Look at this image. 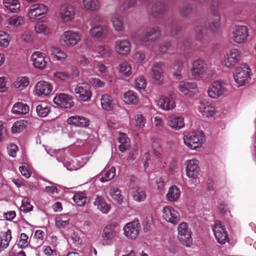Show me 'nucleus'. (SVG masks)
<instances>
[{
  "label": "nucleus",
  "mask_w": 256,
  "mask_h": 256,
  "mask_svg": "<svg viewBox=\"0 0 256 256\" xmlns=\"http://www.w3.org/2000/svg\"><path fill=\"white\" fill-rule=\"evenodd\" d=\"M132 196L134 201L140 202L146 200V194L142 188L136 186L132 189Z\"/></svg>",
  "instance_id": "7c9ffc66"
},
{
  "label": "nucleus",
  "mask_w": 256,
  "mask_h": 256,
  "mask_svg": "<svg viewBox=\"0 0 256 256\" xmlns=\"http://www.w3.org/2000/svg\"><path fill=\"white\" fill-rule=\"evenodd\" d=\"M26 121L23 120L16 121L12 128V133H18L22 132L26 128Z\"/></svg>",
  "instance_id": "49530a36"
},
{
  "label": "nucleus",
  "mask_w": 256,
  "mask_h": 256,
  "mask_svg": "<svg viewBox=\"0 0 256 256\" xmlns=\"http://www.w3.org/2000/svg\"><path fill=\"white\" fill-rule=\"evenodd\" d=\"M54 102L58 106L64 108H70L74 105L72 96L65 94H57L54 98Z\"/></svg>",
  "instance_id": "f3484780"
},
{
  "label": "nucleus",
  "mask_w": 256,
  "mask_h": 256,
  "mask_svg": "<svg viewBox=\"0 0 256 256\" xmlns=\"http://www.w3.org/2000/svg\"><path fill=\"white\" fill-rule=\"evenodd\" d=\"M10 44L9 35L3 31L0 32V46L6 48Z\"/></svg>",
  "instance_id": "864d4df0"
},
{
  "label": "nucleus",
  "mask_w": 256,
  "mask_h": 256,
  "mask_svg": "<svg viewBox=\"0 0 256 256\" xmlns=\"http://www.w3.org/2000/svg\"><path fill=\"white\" fill-rule=\"evenodd\" d=\"M52 90V86L48 82L44 81L38 82L35 86L36 94L38 96H47Z\"/></svg>",
  "instance_id": "a878e982"
},
{
  "label": "nucleus",
  "mask_w": 256,
  "mask_h": 256,
  "mask_svg": "<svg viewBox=\"0 0 256 256\" xmlns=\"http://www.w3.org/2000/svg\"><path fill=\"white\" fill-rule=\"evenodd\" d=\"M98 51L100 56L104 58L109 57L111 54V49L107 46H98Z\"/></svg>",
  "instance_id": "bf43d9fd"
},
{
  "label": "nucleus",
  "mask_w": 256,
  "mask_h": 256,
  "mask_svg": "<svg viewBox=\"0 0 256 256\" xmlns=\"http://www.w3.org/2000/svg\"><path fill=\"white\" fill-rule=\"evenodd\" d=\"M109 28L107 26L99 24L92 26L90 34L92 37L100 38L106 36L109 32Z\"/></svg>",
  "instance_id": "393cba45"
},
{
  "label": "nucleus",
  "mask_w": 256,
  "mask_h": 256,
  "mask_svg": "<svg viewBox=\"0 0 256 256\" xmlns=\"http://www.w3.org/2000/svg\"><path fill=\"white\" fill-rule=\"evenodd\" d=\"M82 36L80 34L72 30H68L62 34L60 42L64 46L71 48L78 44Z\"/></svg>",
  "instance_id": "20e7f679"
},
{
  "label": "nucleus",
  "mask_w": 256,
  "mask_h": 256,
  "mask_svg": "<svg viewBox=\"0 0 256 256\" xmlns=\"http://www.w3.org/2000/svg\"><path fill=\"white\" fill-rule=\"evenodd\" d=\"M222 24V18L220 13H216L208 22L210 29L214 32H218L220 30Z\"/></svg>",
  "instance_id": "2f4dec72"
},
{
  "label": "nucleus",
  "mask_w": 256,
  "mask_h": 256,
  "mask_svg": "<svg viewBox=\"0 0 256 256\" xmlns=\"http://www.w3.org/2000/svg\"><path fill=\"white\" fill-rule=\"evenodd\" d=\"M34 30L38 34L47 36L50 33V30L46 23L44 21H40L36 23Z\"/></svg>",
  "instance_id": "ea45409f"
},
{
  "label": "nucleus",
  "mask_w": 256,
  "mask_h": 256,
  "mask_svg": "<svg viewBox=\"0 0 256 256\" xmlns=\"http://www.w3.org/2000/svg\"><path fill=\"white\" fill-rule=\"evenodd\" d=\"M84 9L88 12H96L100 8L98 0H82Z\"/></svg>",
  "instance_id": "c9c22d12"
},
{
  "label": "nucleus",
  "mask_w": 256,
  "mask_h": 256,
  "mask_svg": "<svg viewBox=\"0 0 256 256\" xmlns=\"http://www.w3.org/2000/svg\"><path fill=\"white\" fill-rule=\"evenodd\" d=\"M250 73L251 70L246 64H242L237 68L234 76L238 86H243L248 82Z\"/></svg>",
  "instance_id": "f03ea898"
},
{
  "label": "nucleus",
  "mask_w": 256,
  "mask_h": 256,
  "mask_svg": "<svg viewBox=\"0 0 256 256\" xmlns=\"http://www.w3.org/2000/svg\"><path fill=\"white\" fill-rule=\"evenodd\" d=\"M109 194L111 198L118 204H120L123 202V196L121 194V191L118 188H110Z\"/></svg>",
  "instance_id": "37998d69"
},
{
  "label": "nucleus",
  "mask_w": 256,
  "mask_h": 256,
  "mask_svg": "<svg viewBox=\"0 0 256 256\" xmlns=\"http://www.w3.org/2000/svg\"><path fill=\"white\" fill-rule=\"evenodd\" d=\"M164 68V64L162 62H155L152 66L151 69L152 78L157 84L160 85L163 82V73Z\"/></svg>",
  "instance_id": "2eb2a0df"
},
{
  "label": "nucleus",
  "mask_w": 256,
  "mask_h": 256,
  "mask_svg": "<svg viewBox=\"0 0 256 256\" xmlns=\"http://www.w3.org/2000/svg\"><path fill=\"white\" fill-rule=\"evenodd\" d=\"M66 122L70 125L86 127L89 125L90 120L88 118L82 116H73L68 118Z\"/></svg>",
  "instance_id": "b1692460"
},
{
  "label": "nucleus",
  "mask_w": 256,
  "mask_h": 256,
  "mask_svg": "<svg viewBox=\"0 0 256 256\" xmlns=\"http://www.w3.org/2000/svg\"><path fill=\"white\" fill-rule=\"evenodd\" d=\"M75 92L79 94L80 98L82 101L89 100L92 96L90 86L86 83L78 84L75 89Z\"/></svg>",
  "instance_id": "412c9836"
},
{
  "label": "nucleus",
  "mask_w": 256,
  "mask_h": 256,
  "mask_svg": "<svg viewBox=\"0 0 256 256\" xmlns=\"http://www.w3.org/2000/svg\"><path fill=\"white\" fill-rule=\"evenodd\" d=\"M100 101L102 106L104 110L110 111L113 110L114 104L112 96L107 94H103L102 96Z\"/></svg>",
  "instance_id": "a19ab883"
},
{
  "label": "nucleus",
  "mask_w": 256,
  "mask_h": 256,
  "mask_svg": "<svg viewBox=\"0 0 256 256\" xmlns=\"http://www.w3.org/2000/svg\"><path fill=\"white\" fill-rule=\"evenodd\" d=\"M12 240V232L8 230L6 232H2L0 234V251L5 250Z\"/></svg>",
  "instance_id": "f704fd0d"
},
{
  "label": "nucleus",
  "mask_w": 256,
  "mask_h": 256,
  "mask_svg": "<svg viewBox=\"0 0 256 256\" xmlns=\"http://www.w3.org/2000/svg\"><path fill=\"white\" fill-rule=\"evenodd\" d=\"M36 111L38 116L45 117L50 112V108L46 103H42L36 106Z\"/></svg>",
  "instance_id": "09e8293b"
},
{
  "label": "nucleus",
  "mask_w": 256,
  "mask_h": 256,
  "mask_svg": "<svg viewBox=\"0 0 256 256\" xmlns=\"http://www.w3.org/2000/svg\"><path fill=\"white\" fill-rule=\"evenodd\" d=\"M146 84L147 82L143 76H140L135 80V86L138 90H144Z\"/></svg>",
  "instance_id": "4d7b16f0"
},
{
  "label": "nucleus",
  "mask_w": 256,
  "mask_h": 256,
  "mask_svg": "<svg viewBox=\"0 0 256 256\" xmlns=\"http://www.w3.org/2000/svg\"><path fill=\"white\" fill-rule=\"evenodd\" d=\"M166 120L167 125L176 130H180L184 126V118L182 116L172 114L168 116Z\"/></svg>",
  "instance_id": "aec40b11"
},
{
  "label": "nucleus",
  "mask_w": 256,
  "mask_h": 256,
  "mask_svg": "<svg viewBox=\"0 0 256 256\" xmlns=\"http://www.w3.org/2000/svg\"><path fill=\"white\" fill-rule=\"evenodd\" d=\"M94 205L102 214H106L110 211L111 206L108 204L105 199L102 196H97L94 202Z\"/></svg>",
  "instance_id": "c756f323"
},
{
  "label": "nucleus",
  "mask_w": 256,
  "mask_h": 256,
  "mask_svg": "<svg viewBox=\"0 0 256 256\" xmlns=\"http://www.w3.org/2000/svg\"><path fill=\"white\" fill-rule=\"evenodd\" d=\"M226 92V84L222 80L213 82L208 90V96L212 98H218L224 96Z\"/></svg>",
  "instance_id": "0eeeda50"
},
{
  "label": "nucleus",
  "mask_w": 256,
  "mask_h": 256,
  "mask_svg": "<svg viewBox=\"0 0 256 256\" xmlns=\"http://www.w3.org/2000/svg\"><path fill=\"white\" fill-rule=\"evenodd\" d=\"M157 106L166 111L172 110L175 108L176 104L174 98H168L164 95H162L156 101Z\"/></svg>",
  "instance_id": "6ab92c4d"
},
{
  "label": "nucleus",
  "mask_w": 256,
  "mask_h": 256,
  "mask_svg": "<svg viewBox=\"0 0 256 256\" xmlns=\"http://www.w3.org/2000/svg\"><path fill=\"white\" fill-rule=\"evenodd\" d=\"M48 10V6L44 4H34L30 6L28 16L30 20H41L46 16Z\"/></svg>",
  "instance_id": "39448f33"
},
{
  "label": "nucleus",
  "mask_w": 256,
  "mask_h": 256,
  "mask_svg": "<svg viewBox=\"0 0 256 256\" xmlns=\"http://www.w3.org/2000/svg\"><path fill=\"white\" fill-rule=\"evenodd\" d=\"M195 8V6L192 4H184L179 8L178 12L186 16L190 14Z\"/></svg>",
  "instance_id": "8fccbe9b"
},
{
  "label": "nucleus",
  "mask_w": 256,
  "mask_h": 256,
  "mask_svg": "<svg viewBox=\"0 0 256 256\" xmlns=\"http://www.w3.org/2000/svg\"><path fill=\"white\" fill-rule=\"evenodd\" d=\"M12 112L16 114H26L29 112V106L26 104L18 102L14 106Z\"/></svg>",
  "instance_id": "c03bdc74"
},
{
  "label": "nucleus",
  "mask_w": 256,
  "mask_h": 256,
  "mask_svg": "<svg viewBox=\"0 0 256 256\" xmlns=\"http://www.w3.org/2000/svg\"><path fill=\"white\" fill-rule=\"evenodd\" d=\"M31 60L35 68L40 70L44 69L47 64V61L44 54L39 52H36L32 54Z\"/></svg>",
  "instance_id": "5701e85b"
},
{
  "label": "nucleus",
  "mask_w": 256,
  "mask_h": 256,
  "mask_svg": "<svg viewBox=\"0 0 256 256\" xmlns=\"http://www.w3.org/2000/svg\"><path fill=\"white\" fill-rule=\"evenodd\" d=\"M248 28L246 26H236L232 32L233 40L237 44L245 43L249 36Z\"/></svg>",
  "instance_id": "ddd939ff"
},
{
  "label": "nucleus",
  "mask_w": 256,
  "mask_h": 256,
  "mask_svg": "<svg viewBox=\"0 0 256 256\" xmlns=\"http://www.w3.org/2000/svg\"><path fill=\"white\" fill-rule=\"evenodd\" d=\"M198 110L203 116L206 117L212 116L216 112L213 104L206 100L200 102Z\"/></svg>",
  "instance_id": "4be33fe9"
},
{
  "label": "nucleus",
  "mask_w": 256,
  "mask_h": 256,
  "mask_svg": "<svg viewBox=\"0 0 256 256\" xmlns=\"http://www.w3.org/2000/svg\"><path fill=\"white\" fill-rule=\"evenodd\" d=\"M110 22L116 31L122 32L124 30L122 18L118 14H112L110 17Z\"/></svg>",
  "instance_id": "e433bc0d"
},
{
  "label": "nucleus",
  "mask_w": 256,
  "mask_h": 256,
  "mask_svg": "<svg viewBox=\"0 0 256 256\" xmlns=\"http://www.w3.org/2000/svg\"><path fill=\"white\" fill-rule=\"evenodd\" d=\"M212 231L216 239L221 244H224L228 240V232L224 226L220 222L216 220L212 226Z\"/></svg>",
  "instance_id": "1a4fd4ad"
},
{
  "label": "nucleus",
  "mask_w": 256,
  "mask_h": 256,
  "mask_svg": "<svg viewBox=\"0 0 256 256\" xmlns=\"http://www.w3.org/2000/svg\"><path fill=\"white\" fill-rule=\"evenodd\" d=\"M70 216L68 214H60L55 218V224L58 228H64L70 224Z\"/></svg>",
  "instance_id": "4c0bfd02"
},
{
  "label": "nucleus",
  "mask_w": 256,
  "mask_h": 256,
  "mask_svg": "<svg viewBox=\"0 0 256 256\" xmlns=\"http://www.w3.org/2000/svg\"><path fill=\"white\" fill-rule=\"evenodd\" d=\"M207 64L204 60L199 58L194 61L191 69L192 76L196 78H202L206 72Z\"/></svg>",
  "instance_id": "9b49d317"
},
{
  "label": "nucleus",
  "mask_w": 256,
  "mask_h": 256,
  "mask_svg": "<svg viewBox=\"0 0 256 256\" xmlns=\"http://www.w3.org/2000/svg\"><path fill=\"white\" fill-rule=\"evenodd\" d=\"M115 52L120 56H126L131 50L132 44L128 40H118L114 42Z\"/></svg>",
  "instance_id": "dca6fc26"
},
{
  "label": "nucleus",
  "mask_w": 256,
  "mask_h": 256,
  "mask_svg": "<svg viewBox=\"0 0 256 256\" xmlns=\"http://www.w3.org/2000/svg\"><path fill=\"white\" fill-rule=\"evenodd\" d=\"M29 84V80L27 77H18L13 83L14 88L18 91H21L26 88Z\"/></svg>",
  "instance_id": "79ce46f5"
},
{
  "label": "nucleus",
  "mask_w": 256,
  "mask_h": 256,
  "mask_svg": "<svg viewBox=\"0 0 256 256\" xmlns=\"http://www.w3.org/2000/svg\"><path fill=\"white\" fill-rule=\"evenodd\" d=\"M136 125L139 128H142L144 126L146 120L141 114H138L134 116Z\"/></svg>",
  "instance_id": "e2e57ef3"
},
{
  "label": "nucleus",
  "mask_w": 256,
  "mask_h": 256,
  "mask_svg": "<svg viewBox=\"0 0 256 256\" xmlns=\"http://www.w3.org/2000/svg\"><path fill=\"white\" fill-rule=\"evenodd\" d=\"M242 52L236 48H233L226 54L222 64L228 68H234L241 60Z\"/></svg>",
  "instance_id": "6e6552de"
},
{
  "label": "nucleus",
  "mask_w": 256,
  "mask_h": 256,
  "mask_svg": "<svg viewBox=\"0 0 256 256\" xmlns=\"http://www.w3.org/2000/svg\"><path fill=\"white\" fill-rule=\"evenodd\" d=\"M118 71L125 77L129 76L132 73L130 64L127 62H123L119 64Z\"/></svg>",
  "instance_id": "a18cd8bd"
},
{
  "label": "nucleus",
  "mask_w": 256,
  "mask_h": 256,
  "mask_svg": "<svg viewBox=\"0 0 256 256\" xmlns=\"http://www.w3.org/2000/svg\"><path fill=\"white\" fill-rule=\"evenodd\" d=\"M153 223V218L152 215L147 216L142 222L144 226V230L147 232L150 230V228Z\"/></svg>",
  "instance_id": "680f3d73"
},
{
  "label": "nucleus",
  "mask_w": 256,
  "mask_h": 256,
  "mask_svg": "<svg viewBox=\"0 0 256 256\" xmlns=\"http://www.w3.org/2000/svg\"><path fill=\"white\" fill-rule=\"evenodd\" d=\"M160 35V30L158 27L148 28L141 34L140 40L143 42H156Z\"/></svg>",
  "instance_id": "4468645a"
},
{
  "label": "nucleus",
  "mask_w": 256,
  "mask_h": 256,
  "mask_svg": "<svg viewBox=\"0 0 256 256\" xmlns=\"http://www.w3.org/2000/svg\"><path fill=\"white\" fill-rule=\"evenodd\" d=\"M196 37L198 40H200L206 36V29L204 26H198L194 28Z\"/></svg>",
  "instance_id": "603ef678"
},
{
  "label": "nucleus",
  "mask_w": 256,
  "mask_h": 256,
  "mask_svg": "<svg viewBox=\"0 0 256 256\" xmlns=\"http://www.w3.org/2000/svg\"><path fill=\"white\" fill-rule=\"evenodd\" d=\"M136 4V1L135 0H126L120 4L119 10L122 12L127 10L130 8L134 6Z\"/></svg>",
  "instance_id": "6e6d98bb"
},
{
  "label": "nucleus",
  "mask_w": 256,
  "mask_h": 256,
  "mask_svg": "<svg viewBox=\"0 0 256 256\" xmlns=\"http://www.w3.org/2000/svg\"><path fill=\"white\" fill-rule=\"evenodd\" d=\"M20 171L24 176H30L33 174L31 168L27 164H24L19 167Z\"/></svg>",
  "instance_id": "69168bd1"
},
{
  "label": "nucleus",
  "mask_w": 256,
  "mask_h": 256,
  "mask_svg": "<svg viewBox=\"0 0 256 256\" xmlns=\"http://www.w3.org/2000/svg\"><path fill=\"white\" fill-rule=\"evenodd\" d=\"M168 10V6L163 2H156L152 7L150 14L154 17L164 14Z\"/></svg>",
  "instance_id": "c85d7f7f"
},
{
  "label": "nucleus",
  "mask_w": 256,
  "mask_h": 256,
  "mask_svg": "<svg viewBox=\"0 0 256 256\" xmlns=\"http://www.w3.org/2000/svg\"><path fill=\"white\" fill-rule=\"evenodd\" d=\"M88 82L96 88H102L104 86V83L99 78H90L89 79Z\"/></svg>",
  "instance_id": "0e129e2a"
},
{
  "label": "nucleus",
  "mask_w": 256,
  "mask_h": 256,
  "mask_svg": "<svg viewBox=\"0 0 256 256\" xmlns=\"http://www.w3.org/2000/svg\"><path fill=\"white\" fill-rule=\"evenodd\" d=\"M58 15L62 24H68L72 22L74 18V8L70 4H62L58 8Z\"/></svg>",
  "instance_id": "7ed1b4c3"
},
{
  "label": "nucleus",
  "mask_w": 256,
  "mask_h": 256,
  "mask_svg": "<svg viewBox=\"0 0 256 256\" xmlns=\"http://www.w3.org/2000/svg\"><path fill=\"white\" fill-rule=\"evenodd\" d=\"M162 217L167 222L176 224L180 220V214L176 208L167 206L163 208Z\"/></svg>",
  "instance_id": "f8f14e48"
},
{
  "label": "nucleus",
  "mask_w": 256,
  "mask_h": 256,
  "mask_svg": "<svg viewBox=\"0 0 256 256\" xmlns=\"http://www.w3.org/2000/svg\"><path fill=\"white\" fill-rule=\"evenodd\" d=\"M28 244V236L24 234H21L20 240L17 242V246L20 248H23L26 247Z\"/></svg>",
  "instance_id": "13d9d810"
},
{
  "label": "nucleus",
  "mask_w": 256,
  "mask_h": 256,
  "mask_svg": "<svg viewBox=\"0 0 256 256\" xmlns=\"http://www.w3.org/2000/svg\"><path fill=\"white\" fill-rule=\"evenodd\" d=\"M68 76V73L63 72L53 73V77L55 80H64Z\"/></svg>",
  "instance_id": "774afa93"
},
{
  "label": "nucleus",
  "mask_w": 256,
  "mask_h": 256,
  "mask_svg": "<svg viewBox=\"0 0 256 256\" xmlns=\"http://www.w3.org/2000/svg\"><path fill=\"white\" fill-rule=\"evenodd\" d=\"M24 22V19L21 16H12L8 18V23L9 24L13 25L15 26H19Z\"/></svg>",
  "instance_id": "052dcab7"
},
{
  "label": "nucleus",
  "mask_w": 256,
  "mask_h": 256,
  "mask_svg": "<svg viewBox=\"0 0 256 256\" xmlns=\"http://www.w3.org/2000/svg\"><path fill=\"white\" fill-rule=\"evenodd\" d=\"M6 10L8 12H16L20 8L18 0H3Z\"/></svg>",
  "instance_id": "72a5a7b5"
},
{
  "label": "nucleus",
  "mask_w": 256,
  "mask_h": 256,
  "mask_svg": "<svg viewBox=\"0 0 256 256\" xmlns=\"http://www.w3.org/2000/svg\"><path fill=\"white\" fill-rule=\"evenodd\" d=\"M204 138L202 131L192 132L184 136V142L189 148L196 150L201 146Z\"/></svg>",
  "instance_id": "f257e3e1"
},
{
  "label": "nucleus",
  "mask_w": 256,
  "mask_h": 256,
  "mask_svg": "<svg viewBox=\"0 0 256 256\" xmlns=\"http://www.w3.org/2000/svg\"><path fill=\"white\" fill-rule=\"evenodd\" d=\"M116 225L110 224L106 226L102 233V238L103 242L107 244L111 243L116 236L118 232L116 230Z\"/></svg>",
  "instance_id": "a211bd4d"
},
{
  "label": "nucleus",
  "mask_w": 256,
  "mask_h": 256,
  "mask_svg": "<svg viewBox=\"0 0 256 256\" xmlns=\"http://www.w3.org/2000/svg\"><path fill=\"white\" fill-rule=\"evenodd\" d=\"M186 164L187 176H194L198 174L200 169L198 166V161L196 160L193 159L187 160Z\"/></svg>",
  "instance_id": "473e14b6"
},
{
  "label": "nucleus",
  "mask_w": 256,
  "mask_h": 256,
  "mask_svg": "<svg viewBox=\"0 0 256 256\" xmlns=\"http://www.w3.org/2000/svg\"><path fill=\"white\" fill-rule=\"evenodd\" d=\"M50 52L54 57H56L58 60H64L67 56L66 53L56 48H52Z\"/></svg>",
  "instance_id": "3c124183"
},
{
  "label": "nucleus",
  "mask_w": 256,
  "mask_h": 256,
  "mask_svg": "<svg viewBox=\"0 0 256 256\" xmlns=\"http://www.w3.org/2000/svg\"><path fill=\"white\" fill-rule=\"evenodd\" d=\"M180 195L181 192L179 188L174 185L170 187L166 197L168 201L174 202L178 200Z\"/></svg>",
  "instance_id": "cd10ccee"
},
{
  "label": "nucleus",
  "mask_w": 256,
  "mask_h": 256,
  "mask_svg": "<svg viewBox=\"0 0 256 256\" xmlns=\"http://www.w3.org/2000/svg\"><path fill=\"white\" fill-rule=\"evenodd\" d=\"M197 84L194 82H181L178 86L179 90L184 95L191 96L192 90L196 88Z\"/></svg>",
  "instance_id": "bb28decb"
},
{
  "label": "nucleus",
  "mask_w": 256,
  "mask_h": 256,
  "mask_svg": "<svg viewBox=\"0 0 256 256\" xmlns=\"http://www.w3.org/2000/svg\"><path fill=\"white\" fill-rule=\"evenodd\" d=\"M33 206L30 204V200L26 198L22 200V204L20 206V210L24 212H28L32 210Z\"/></svg>",
  "instance_id": "5fc2aeb1"
},
{
  "label": "nucleus",
  "mask_w": 256,
  "mask_h": 256,
  "mask_svg": "<svg viewBox=\"0 0 256 256\" xmlns=\"http://www.w3.org/2000/svg\"><path fill=\"white\" fill-rule=\"evenodd\" d=\"M190 46V42L188 40H184L180 41L177 46H174L175 49H180L181 50H185L188 49Z\"/></svg>",
  "instance_id": "338daca9"
},
{
  "label": "nucleus",
  "mask_w": 256,
  "mask_h": 256,
  "mask_svg": "<svg viewBox=\"0 0 256 256\" xmlns=\"http://www.w3.org/2000/svg\"><path fill=\"white\" fill-rule=\"evenodd\" d=\"M123 100L127 104H137L139 99L136 93L132 90H128L124 94Z\"/></svg>",
  "instance_id": "58836bf2"
},
{
  "label": "nucleus",
  "mask_w": 256,
  "mask_h": 256,
  "mask_svg": "<svg viewBox=\"0 0 256 256\" xmlns=\"http://www.w3.org/2000/svg\"><path fill=\"white\" fill-rule=\"evenodd\" d=\"M140 224L138 220L126 224L124 228V234L128 239L135 240L138 236Z\"/></svg>",
  "instance_id": "9d476101"
},
{
  "label": "nucleus",
  "mask_w": 256,
  "mask_h": 256,
  "mask_svg": "<svg viewBox=\"0 0 256 256\" xmlns=\"http://www.w3.org/2000/svg\"><path fill=\"white\" fill-rule=\"evenodd\" d=\"M72 199L78 206H82L86 204L87 198L84 193L80 192L74 194Z\"/></svg>",
  "instance_id": "de8ad7c7"
},
{
  "label": "nucleus",
  "mask_w": 256,
  "mask_h": 256,
  "mask_svg": "<svg viewBox=\"0 0 256 256\" xmlns=\"http://www.w3.org/2000/svg\"><path fill=\"white\" fill-rule=\"evenodd\" d=\"M178 238L184 246L190 247L192 244V232L186 222H182L178 226Z\"/></svg>",
  "instance_id": "423d86ee"
}]
</instances>
